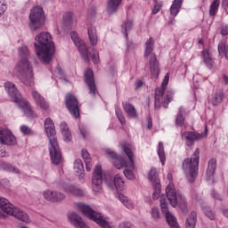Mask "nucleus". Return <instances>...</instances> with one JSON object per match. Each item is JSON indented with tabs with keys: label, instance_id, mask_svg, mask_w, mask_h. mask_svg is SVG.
I'll return each instance as SVG.
<instances>
[{
	"label": "nucleus",
	"instance_id": "nucleus-1",
	"mask_svg": "<svg viewBox=\"0 0 228 228\" xmlns=\"http://www.w3.org/2000/svg\"><path fill=\"white\" fill-rule=\"evenodd\" d=\"M121 149H123V152L126 154L129 161H126V159H124L122 156H118L115 151L111 150H107L106 152L109 156V158H111L113 159V165L115 168H118V170H120V168H126L124 170V175L126 177V179L133 180L134 179V147H133V144H131L129 142H122L120 143Z\"/></svg>",
	"mask_w": 228,
	"mask_h": 228
},
{
	"label": "nucleus",
	"instance_id": "nucleus-2",
	"mask_svg": "<svg viewBox=\"0 0 228 228\" xmlns=\"http://www.w3.org/2000/svg\"><path fill=\"white\" fill-rule=\"evenodd\" d=\"M37 55L42 63L47 64L53 60L54 54V43L53 37L47 32H43L36 37L34 44Z\"/></svg>",
	"mask_w": 228,
	"mask_h": 228
},
{
	"label": "nucleus",
	"instance_id": "nucleus-3",
	"mask_svg": "<svg viewBox=\"0 0 228 228\" xmlns=\"http://www.w3.org/2000/svg\"><path fill=\"white\" fill-rule=\"evenodd\" d=\"M19 54L21 60L16 65V70L20 74V79L22 81L23 85L34 86L35 78L33 76V68L29 65V61H28V57L29 56L28 46L19 48Z\"/></svg>",
	"mask_w": 228,
	"mask_h": 228
},
{
	"label": "nucleus",
	"instance_id": "nucleus-4",
	"mask_svg": "<svg viewBox=\"0 0 228 228\" xmlns=\"http://www.w3.org/2000/svg\"><path fill=\"white\" fill-rule=\"evenodd\" d=\"M45 130L49 138L48 149L51 161L53 165H60V163H61V151H60V145L58 144V139L56 138L54 123L51 118H47L45 120Z\"/></svg>",
	"mask_w": 228,
	"mask_h": 228
},
{
	"label": "nucleus",
	"instance_id": "nucleus-5",
	"mask_svg": "<svg viewBox=\"0 0 228 228\" xmlns=\"http://www.w3.org/2000/svg\"><path fill=\"white\" fill-rule=\"evenodd\" d=\"M4 88L9 94L12 102H15L19 108L23 110V113L26 115V117L28 118H33L35 117V111L31 108V104H29L26 99L22 98V95L19 94L15 85H13L12 82H6L4 84Z\"/></svg>",
	"mask_w": 228,
	"mask_h": 228
},
{
	"label": "nucleus",
	"instance_id": "nucleus-6",
	"mask_svg": "<svg viewBox=\"0 0 228 228\" xmlns=\"http://www.w3.org/2000/svg\"><path fill=\"white\" fill-rule=\"evenodd\" d=\"M168 81H170V74L167 73L164 77L161 86L155 89L154 99L156 110H159V108H161V104H163L164 108H168V104H170L174 99V92L168 91L165 94V90H167V86H168Z\"/></svg>",
	"mask_w": 228,
	"mask_h": 228
},
{
	"label": "nucleus",
	"instance_id": "nucleus-7",
	"mask_svg": "<svg viewBox=\"0 0 228 228\" xmlns=\"http://www.w3.org/2000/svg\"><path fill=\"white\" fill-rule=\"evenodd\" d=\"M200 161V150L196 149L192 158H187L183 162V170L189 183H194L199 175V162Z\"/></svg>",
	"mask_w": 228,
	"mask_h": 228
},
{
	"label": "nucleus",
	"instance_id": "nucleus-8",
	"mask_svg": "<svg viewBox=\"0 0 228 228\" xmlns=\"http://www.w3.org/2000/svg\"><path fill=\"white\" fill-rule=\"evenodd\" d=\"M154 37H149L144 45V58H149L150 72L152 77H158L159 76V61L158 56L154 53Z\"/></svg>",
	"mask_w": 228,
	"mask_h": 228
},
{
	"label": "nucleus",
	"instance_id": "nucleus-9",
	"mask_svg": "<svg viewBox=\"0 0 228 228\" xmlns=\"http://www.w3.org/2000/svg\"><path fill=\"white\" fill-rule=\"evenodd\" d=\"M77 206L79 211H81V213H83V215L86 216V218L93 220L94 222L98 224L100 227L113 228V226H111V224L108 222L104 216H102L101 213L95 212L94 209H92V208H90V206L85 205L83 203H78L77 204Z\"/></svg>",
	"mask_w": 228,
	"mask_h": 228
},
{
	"label": "nucleus",
	"instance_id": "nucleus-10",
	"mask_svg": "<svg viewBox=\"0 0 228 228\" xmlns=\"http://www.w3.org/2000/svg\"><path fill=\"white\" fill-rule=\"evenodd\" d=\"M0 209L5 213V215H10L14 216L18 220L24 222L25 224H29V216L24 211L19 209L18 208L13 207L10 201L4 198L0 197Z\"/></svg>",
	"mask_w": 228,
	"mask_h": 228
},
{
	"label": "nucleus",
	"instance_id": "nucleus-11",
	"mask_svg": "<svg viewBox=\"0 0 228 228\" xmlns=\"http://www.w3.org/2000/svg\"><path fill=\"white\" fill-rule=\"evenodd\" d=\"M166 194L169 204L173 208H176V206L178 205V208L183 215H186L187 213H189L188 205L186 204V199H184L182 194L177 193V191H175V189L172 188V186L169 185L166 189Z\"/></svg>",
	"mask_w": 228,
	"mask_h": 228
},
{
	"label": "nucleus",
	"instance_id": "nucleus-12",
	"mask_svg": "<svg viewBox=\"0 0 228 228\" xmlns=\"http://www.w3.org/2000/svg\"><path fill=\"white\" fill-rule=\"evenodd\" d=\"M44 9L40 6H35L30 11L29 14V21H30V29L32 31H37V29H40L42 26H44Z\"/></svg>",
	"mask_w": 228,
	"mask_h": 228
},
{
	"label": "nucleus",
	"instance_id": "nucleus-13",
	"mask_svg": "<svg viewBox=\"0 0 228 228\" xmlns=\"http://www.w3.org/2000/svg\"><path fill=\"white\" fill-rule=\"evenodd\" d=\"M70 37L75 45L77 46L78 53H80L82 60L86 63L90 62V51H88V46H86L85 42L79 38V36L76 32H71Z\"/></svg>",
	"mask_w": 228,
	"mask_h": 228
},
{
	"label": "nucleus",
	"instance_id": "nucleus-14",
	"mask_svg": "<svg viewBox=\"0 0 228 228\" xmlns=\"http://www.w3.org/2000/svg\"><path fill=\"white\" fill-rule=\"evenodd\" d=\"M65 104L70 115L75 118H79V102L76 95L72 94V93L67 94L65 97Z\"/></svg>",
	"mask_w": 228,
	"mask_h": 228
},
{
	"label": "nucleus",
	"instance_id": "nucleus-15",
	"mask_svg": "<svg viewBox=\"0 0 228 228\" xmlns=\"http://www.w3.org/2000/svg\"><path fill=\"white\" fill-rule=\"evenodd\" d=\"M148 179L151 182L154 188L153 199L156 200L159 199V194L161 193V183H159V173H158V169L152 167L148 173Z\"/></svg>",
	"mask_w": 228,
	"mask_h": 228
},
{
	"label": "nucleus",
	"instance_id": "nucleus-16",
	"mask_svg": "<svg viewBox=\"0 0 228 228\" xmlns=\"http://www.w3.org/2000/svg\"><path fill=\"white\" fill-rule=\"evenodd\" d=\"M92 188L94 193L102 191V167L101 165H96L93 173Z\"/></svg>",
	"mask_w": 228,
	"mask_h": 228
},
{
	"label": "nucleus",
	"instance_id": "nucleus-17",
	"mask_svg": "<svg viewBox=\"0 0 228 228\" xmlns=\"http://www.w3.org/2000/svg\"><path fill=\"white\" fill-rule=\"evenodd\" d=\"M84 81L89 89L90 95L95 97L97 94V86H95V78L94 77V71L91 69H86L84 73Z\"/></svg>",
	"mask_w": 228,
	"mask_h": 228
},
{
	"label": "nucleus",
	"instance_id": "nucleus-18",
	"mask_svg": "<svg viewBox=\"0 0 228 228\" xmlns=\"http://www.w3.org/2000/svg\"><path fill=\"white\" fill-rule=\"evenodd\" d=\"M160 207H161L163 215H165V216H166V220H167L169 227L181 228L179 226V224H177V219L175 218V216H174V215H172L170 213V211L168 210V205L167 204V201H165V200H163V199L160 200Z\"/></svg>",
	"mask_w": 228,
	"mask_h": 228
},
{
	"label": "nucleus",
	"instance_id": "nucleus-19",
	"mask_svg": "<svg viewBox=\"0 0 228 228\" xmlns=\"http://www.w3.org/2000/svg\"><path fill=\"white\" fill-rule=\"evenodd\" d=\"M208 134V126L205 127V133L197 134L195 132H184L182 136L186 140L187 147H193V143L197 142V140H202Z\"/></svg>",
	"mask_w": 228,
	"mask_h": 228
},
{
	"label": "nucleus",
	"instance_id": "nucleus-20",
	"mask_svg": "<svg viewBox=\"0 0 228 228\" xmlns=\"http://www.w3.org/2000/svg\"><path fill=\"white\" fill-rule=\"evenodd\" d=\"M0 143L3 145H17V138L8 129H0Z\"/></svg>",
	"mask_w": 228,
	"mask_h": 228
},
{
	"label": "nucleus",
	"instance_id": "nucleus-21",
	"mask_svg": "<svg viewBox=\"0 0 228 228\" xmlns=\"http://www.w3.org/2000/svg\"><path fill=\"white\" fill-rule=\"evenodd\" d=\"M32 97L37 104L44 111L49 110V103L45 101V98L37 91H32Z\"/></svg>",
	"mask_w": 228,
	"mask_h": 228
},
{
	"label": "nucleus",
	"instance_id": "nucleus-22",
	"mask_svg": "<svg viewBox=\"0 0 228 228\" xmlns=\"http://www.w3.org/2000/svg\"><path fill=\"white\" fill-rule=\"evenodd\" d=\"M44 198L46 200H50V202H60L65 199V195L58 191H45L44 192Z\"/></svg>",
	"mask_w": 228,
	"mask_h": 228
},
{
	"label": "nucleus",
	"instance_id": "nucleus-23",
	"mask_svg": "<svg viewBox=\"0 0 228 228\" xmlns=\"http://www.w3.org/2000/svg\"><path fill=\"white\" fill-rule=\"evenodd\" d=\"M68 218L69 222H71V224H73V225H75L77 228H88L83 218L74 212L69 213L68 215Z\"/></svg>",
	"mask_w": 228,
	"mask_h": 228
},
{
	"label": "nucleus",
	"instance_id": "nucleus-24",
	"mask_svg": "<svg viewBox=\"0 0 228 228\" xmlns=\"http://www.w3.org/2000/svg\"><path fill=\"white\" fill-rule=\"evenodd\" d=\"M61 188L65 191V193H69V195H75V197H83V191L74 185L64 183L61 185Z\"/></svg>",
	"mask_w": 228,
	"mask_h": 228
},
{
	"label": "nucleus",
	"instance_id": "nucleus-25",
	"mask_svg": "<svg viewBox=\"0 0 228 228\" xmlns=\"http://www.w3.org/2000/svg\"><path fill=\"white\" fill-rule=\"evenodd\" d=\"M122 4V0H108L107 1V12L109 15L115 13L117 10H118L120 4Z\"/></svg>",
	"mask_w": 228,
	"mask_h": 228
},
{
	"label": "nucleus",
	"instance_id": "nucleus-26",
	"mask_svg": "<svg viewBox=\"0 0 228 228\" xmlns=\"http://www.w3.org/2000/svg\"><path fill=\"white\" fill-rule=\"evenodd\" d=\"M123 110L125 113L130 118H136L138 117V113L136 112V109L133 104L129 102H123Z\"/></svg>",
	"mask_w": 228,
	"mask_h": 228
},
{
	"label": "nucleus",
	"instance_id": "nucleus-27",
	"mask_svg": "<svg viewBox=\"0 0 228 228\" xmlns=\"http://www.w3.org/2000/svg\"><path fill=\"white\" fill-rule=\"evenodd\" d=\"M109 188H111V190H119L122 191L124 190V179L120 175H116L113 179V184L108 183Z\"/></svg>",
	"mask_w": 228,
	"mask_h": 228
},
{
	"label": "nucleus",
	"instance_id": "nucleus-28",
	"mask_svg": "<svg viewBox=\"0 0 228 228\" xmlns=\"http://www.w3.org/2000/svg\"><path fill=\"white\" fill-rule=\"evenodd\" d=\"M87 35L89 37L91 45H97V42L99 40V36H97V28L93 26L88 27Z\"/></svg>",
	"mask_w": 228,
	"mask_h": 228
},
{
	"label": "nucleus",
	"instance_id": "nucleus-29",
	"mask_svg": "<svg viewBox=\"0 0 228 228\" xmlns=\"http://www.w3.org/2000/svg\"><path fill=\"white\" fill-rule=\"evenodd\" d=\"M181 8H183V0H174L171 7L170 13L173 17H177L179 12H181Z\"/></svg>",
	"mask_w": 228,
	"mask_h": 228
},
{
	"label": "nucleus",
	"instance_id": "nucleus-30",
	"mask_svg": "<svg viewBox=\"0 0 228 228\" xmlns=\"http://www.w3.org/2000/svg\"><path fill=\"white\" fill-rule=\"evenodd\" d=\"M216 170V160L212 159L208 161V166L207 168V179L211 180L213 175H215V171Z\"/></svg>",
	"mask_w": 228,
	"mask_h": 228
},
{
	"label": "nucleus",
	"instance_id": "nucleus-31",
	"mask_svg": "<svg viewBox=\"0 0 228 228\" xmlns=\"http://www.w3.org/2000/svg\"><path fill=\"white\" fill-rule=\"evenodd\" d=\"M60 129L61 131V134L63 135L65 142H70V140H72V134L69 130V125H67V123L65 122H61L60 124Z\"/></svg>",
	"mask_w": 228,
	"mask_h": 228
},
{
	"label": "nucleus",
	"instance_id": "nucleus-32",
	"mask_svg": "<svg viewBox=\"0 0 228 228\" xmlns=\"http://www.w3.org/2000/svg\"><path fill=\"white\" fill-rule=\"evenodd\" d=\"M201 56L203 58L205 65H207L208 69H213L214 62L213 58L211 57V53H209V50H203L201 52Z\"/></svg>",
	"mask_w": 228,
	"mask_h": 228
},
{
	"label": "nucleus",
	"instance_id": "nucleus-33",
	"mask_svg": "<svg viewBox=\"0 0 228 228\" xmlns=\"http://www.w3.org/2000/svg\"><path fill=\"white\" fill-rule=\"evenodd\" d=\"M185 113H186V110H184L183 107H180L178 109L176 118H175V124L176 126H179V127H183V126H184Z\"/></svg>",
	"mask_w": 228,
	"mask_h": 228
},
{
	"label": "nucleus",
	"instance_id": "nucleus-34",
	"mask_svg": "<svg viewBox=\"0 0 228 228\" xmlns=\"http://www.w3.org/2000/svg\"><path fill=\"white\" fill-rule=\"evenodd\" d=\"M197 224V212H191L186 219V228H195Z\"/></svg>",
	"mask_w": 228,
	"mask_h": 228
},
{
	"label": "nucleus",
	"instance_id": "nucleus-35",
	"mask_svg": "<svg viewBox=\"0 0 228 228\" xmlns=\"http://www.w3.org/2000/svg\"><path fill=\"white\" fill-rule=\"evenodd\" d=\"M218 8H220V0H213L209 6V16L216 17Z\"/></svg>",
	"mask_w": 228,
	"mask_h": 228
},
{
	"label": "nucleus",
	"instance_id": "nucleus-36",
	"mask_svg": "<svg viewBox=\"0 0 228 228\" xmlns=\"http://www.w3.org/2000/svg\"><path fill=\"white\" fill-rule=\"evenodd\" d=\"M116 197L118 199V200H120V202H122V204H124V206H126V208H127V209H133V208H134L133 203L129 201L127 197H126L124 194L118 192Z\"/></svg>",
	"mask_w": 228,
	"mask_h": 228
},
{
	"label": "nucleus",
	"instance_id": "nucleus-37",
	"mask_svg": "<svg viewBox=\"0 0 228 228\" xmlns=\"http://www.w3.org/2000/svg\"><path fill=\"white\" fill-rule=\"evenodd\" d=\"M225 95L224 94V92L219 91L216 93L212 97V104L213 106H218V104H222L224 102V98Z\"/></svg>",
	"mask_w": 228,
	"mask_h": 228
},
{
	"label": "nucleus",
	"instance_id": "nucleus-38",
	"mask_svg": "<svg viewBox=\"0 0 228 228\" xmlns=\"http://www.w3.org/2000/svg\"><path fill=\"white\" fill-rule=\"evenodd\" d=\"M158 155L160 159L161 165L165 167L167 161V155H165V146L162 142H159Z\"/></svg>",
	"mask_w": 228,
	"mask_h": 228
},
{
	"label": "nucleus",
	"instance_id": "nucleus-39",
	"mask_svg": "<svg viewBox=\"0 0 228 228\" xmlns=\"http://www.w3.org/2000/svg\"><path fill=\"white\" fill-rule=\"evenodd\" d=\"M122 28L125 30V37L127 38V31L133 29V20H126L122 24Z\"/></svg>",
	"mask_w": 228,
	"mask_h": 228
},
{
	"label": "nucleus",
	"instance_id": "nucleus-40",
	"mask_svg": "<svg viewBox=\"0 0 228 228\" xmlns=\"http://www.w3.org/2000/svg\"><path fill=\"white\" fill-rule=\"evenodd\" d=\"M2 168H4V170H6L7 172H12V174L20 173V171L18 168L14 167L13 166L8 163H2Z\"/></svg>",
	"mask_w": 228,
	"mask_h": 228
},
{
	"label": "nucleus",
	"instance_id": "nucleus-41",
	"mask_svg": "<svg viewBox=\"0 0 228 228\" xmlns=\"http://www.w3.org/2000/svg\"><path fill=\"white\" fill-rule=\"evenodd\" d=\"M162 8H163V3L156 2L153 7V10L151 12L152 15H156L157 13H159Z\"/></svg>",
	"mask_w": 228,
	"mask_h": 228
},
{
	"label": "nucleus",
	"instance_id": "nucleus-42",
	"mask_svg": "<svg viewBox=\"0 0 228 228\" xmlns=\"http://www.w3.org/2000/svg\"><path fill=\"white\" fill-rule=\"evenodd\" d=\"M204 213H205L206 216H208V218H209V220H215V218L216 216L215 215V212H213V210H211V208H204Z\"/></svg>",
	"mask_w": 228,
	"mask_h": 228
},
{
	"label": "nucleus",
	"instance_id": "nucleus-43",
	"mask_svg": "<svg viewBox=\"0 0 228 228\" xmlns=\"http://www.w3.org/2000/svg\"><path fill=\"white\" fill-rule=\"evenodd\" d=\"M20 133H22V134H25V135L31 134L33 133L31 131V128H29V126H28L26 125H22L20 127Z\"/></svg>",
	"mask_w": 228,
	"mask_h": 228
},
{
	"label": "nucleus",
	"instance_id": "nucleus-44",
	"mask_svg": "<svg viewBox=\"0 0 228 228\" xmlns=\"http://www.w3.org/2000/svg\"><path fill=\"white\" fill-rule=\"evenodd\" d=\"M83 160L82 159H76L74 162V169L78 170V172H81L83 170Z\"/></svg>",
	"mask_w": 228,
	"mask_h": 228
},
{
	"label": "nucleus",
	"instance_id": "nucleus-45",
	"mask_svg": "<svg viewBox=\"0 0 228 228\" xmlns=\"http://www.w3.org/2000/svg\"><path fill=\"white\" fill-rule=\"evenodd\" d=\"M8 10V6L6 5V0H0V17L4 15V12Z\"/></svg>",
	"mask_w": 228,
	"mask_h": 228
},
{
	"label": "nucleus",
	"instance_id": "nucleus-46",
	"mask_svg": "<svg viewBox=\"0 0 228 228\" xmlns=\"http://www.w3.org/2000/svg\"><path fill=\"white\" fill-rule=\"evenodd\" d=\"M63 21L65 24H70L72 22V12H66L63 16Z\"/></svg>",
	"mask_w": 228,
	"mask_h": 228
},
{
	"label": "nucleus",
	"instance_id": "nucleus-47",
	"mask_svg": "<svg viewBox=\"0 0 228 228\" xmlns=\"http://www.w3.org/2000/svg\"><path fill=\"white\" fill-rule=\"evenodd\" d=\"M151 216L154 220H159V209L158 208H151Z\"/></svg>",
	"mask_w": 228,
	"mask_h": 228
},
{
	"label": "nucleus",
	"instance_id": "nucleus-48",
	"mask_svg": "<svg viewBox=\"0 0 228 228\" xmlns=\"http://www.w3.org/2000/svg\"><path fill=\"white\" fill-rule=\"evenodd\" d=\"M116 115H117L120 124H122V125L126 124V117H124V114H122V112L116 111Z\"/></svg>",
	"mask_w": 228,
	"mask_h": 228
},
{
	"label": "nucleus",
	"instance_id": "nucleus-49",
	"mask_svg": "<svg viewBox=\"0 0 228 228\" xmlns=\"http://www.w3.org/2000/svg\"><path fill=\"white\" fill-rule=\"evenodd\" d=\"M82 158L84 159V161H90V153H88V151L86 150H82Z\"/></svg>",
	"mask_w": 228,
	"mask_h": 228
},
{
	"label": "nucleus",
	"instance_id": "nucleus-50",
	"mask_svg": "<svg viewBox=\"0 0 228 228\" xmlns=\"http://www.w3.org/2000/svg\"><path fill=\"white\" fill-rule=\"evenodd\" d=\"M79 131H80L83 138H86V136L88 134V130H86V126H79Z\"/></svg>",
	"mask_w": 228,
	"mask_h": 228
},
{
	"label": "nucleus",
	"instance_id": "nucleus-51",
	"mask_svg": "<svg viewBox=\"0 0 228 228\" xmlns=\"http://www.w3.org/2000/svg\"><path fill=\"white\" fill-rule=\"evenodd\" d=\"M118 228H134V226L129 222H123L119 224Z\"/></svg>",
	"mask_w": 228,
	"mask_h": 228
},
{
	"label": "nucleus",
	"instance_id": "nucleus-52",
	"mask_svg": "<svg viewBox=\"0 0 228 228\" xmlns=\"http://www.w3.org/2000/svg\"><path fill=\"white\" fill-rule=\"evenodd\" d=\"M91 58H92V61H93V63H94V65H97V63H99V61H100L99 53H93L91 55Z\"/></svg>",
	"mask_w": 228,
	"mask_h": 228
},
{
	"label": "nucleus",
	"instance_id": "nucleus-53",
	"mask_svg": "<svg viewBox=\"0 0 228 228\" xmlns=\"http://www.w3.org/2000/svg\"><path fill=\"white\" fill-rule=\"evenodd\" d=\"M221 35L223 37H227V35H228V26L227 25H223L221 27Z\"/></svg>",
	"mask_w": 228,
	"mask_h": 228
},
{
	"label": "nucleus",
	"instance_id": "nucleus-54",
	"mask_svg": "<svg viewBox=\"0 0 228 228\" xmlns=\"http://www.w3.org/2000/svg\"><path fill=\"white\" fill-rule=\"evenodd\" d=\"M167 179L169 181V184L167 186L166 190L167 189L168 186H171L173 190H175V188L174 187V183H172V181H174V177L172 176L171 173L167 174Z\"/></svg>",
	"mask_w": 228,
	"mask_h": 228
},
{
	"label": "nucleus",
	"instance_id": "nucleus-55",
	"mask_svg": "<svg viewBox=\"0 0 228 228\" xmlns=\"http://www.w3.org/2000/svg\"><path fill=\"white\" fill-rule=\"evenodd\" d=\"M86 168L87 172H92V159L91 160H86Z\"/></svg>",
	"mask_w": 228,
	"mask_h": 228
},
{
	"label": "nucleus",
	"instance_id": "nucleus-56",
	"mask_svg": "<svg viewBox=\"0 0 228 228\" xmlns=\"http://www.w3.org/2000/svg\"><path fill=\"white\" fill-rule=\"evenodd\" d=\"M211 195H212L213 199H216V200H222V196H220V194H218V192L212 191Z\"/></svg>",
	"mask_w": 228,
	"mask_h": 228
},
{
	"label": "nucleus",
	"instance_id": "nucleus-57",
	"mask_svg": "<svg viewBox=\"0 0 228 228\" xmlns=\"http://www.w3.org/2000/svg\"><path fill=\"white\" fill-rule=\"evenodd\" d=\"M222 8H224V10L228 9V0H223L222 1Z\"/></svg>",
	"mask_w": 228,
	"mask_h": 228
},
{
	"label": "nucleus",
	"instance_id": "nucleus-58",
	"mask_svg": "<svg viewBox=\"0 0 228 228\" xmlns=\"http://www.w3.org/2000/svg\"><path fill=\"white\" fill-rule=\"evenodd\" d=\"M143 86V82L142 80H137L135 82V88H142Z\"/></svg>",
	"mask_w": 228,
	"mask_h": 228
},
{
	"label": "nucleus",
	"instance_id": "nucleus-59",
	"mask_svg": "<svg viewBox=\"0 0 228 228\" xmlns=\"http://www.w3.org/2000/svg\"><path fill=\"white\" fill-rule=\"evenodd\" d=\"M88 13L91 16L95 15V7H92L91 9L88 10Z\"/></svg>",
	"mask_w": 228,
	"mask_h": 228
},
{
	"label": "nucleus",
	"instance_id": "nucleus-60",
	"mask_svg": "<svg viewBox=\"0 0 228 228\" xmlns=\"http://www.w3.org/2000/svg\"><path fill=\"white\" fill-rule=\"evenodd\" d=\"M152 128V118H148V129Z\"/></svg>",
	"mask_w": 228,
	"mask_h": 228
},
{
	"label": "nucleus",
	"instance_id": "nucleus-61",
	"mask_svg": "<svg viewBox=\"0 0 228 228\" xmlns=\"http://www.w3.org/2000/svg\"><path fill=\"white\" fill-rule=\"evenodd\" d=\"M6 157V151L3 149L0 150V158Z\"/></svg>",
	"mask_w": 228,
	"mask_h": 228
},
{
	"label": "nucleus",
	"instance_id": "nucleus-62",
	"mask_svg": "<svg viewBox=\"0 0 228 228\" xmlns=\"http://www.w3.org/2000/svg\"><path fill=\"white\" fill-rule=\"evenodd\" d=\"M222 213H223L224 216H226V218H228V208H224L222 210Z\"/></svg>",
	"mask_w": 228,
	"mask_h": 228
},
{
	"label": "nucleus",
	"instance_id": "nucleus-63",
	"mask_svg": "<svg viewBox=\"0 0 228 228\" xmlns=\"http://www.w3.org/2000/svg\"><path fill=\"white\" fill-rule=\"evenodd\" d=\"M223 79H224V83H225L226 85H228V77H227V75H224V76H223Z\"/></svg>",
	"mask_w": 228,
	"mask_h": 228
},
{
	"label": "nucleus",
	"instance_id": "nucleus-64",
	"mask_svg": "<svg viewBox=\"0 0 228 228\" xmlns=\"http://www.w3.org/2000/svg\"><path fill=\"white\" fill-rule=\"evenodd\" d=\"M169 24H171V25H174V24H175V19H171L170 20H169Z\"/></svg>",
	"mask_w": 228,
	"mask_h": 228
}]
</instances>
